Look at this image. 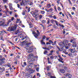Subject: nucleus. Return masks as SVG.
Returning a JSON list of instances; mask_svg holds the SVG:
<instances>
[{"instance_id": "nucleus-1", "label": "nucleus", "mask_w": 78, "mask_h": 78, "mask_svg": "<svg viewBox=\"0 0 78 78\" xmlns=\"http://www.w3.org/2000/svg\"><path fill=\"white\" fill-rule=\"evenodd\" d=\"M17 25H15L13 27H9L8 30V31H16V30L17 28Z\"/></svg>"}, {"instance_id": "nucleus-2", "label": "nucleus", "mask_w": 78, "mask_h": 78, "mask_svg": "<svg viewBox=\"0 0 78 78\" xmlns=\"http://www.w3.org/2000/svg\"><path fill=\"white\" fill-rule=\"evenodd\" d=\"M32 34H33L35 37L36 38V39H37V37H38V36H39V35H40V33H39V30H37V33H36L34 31H32Z\"/></svg>"}, {"instance_id": "nucleus-3", "label": "nucleus", "mask_w": 78, "mask_h": 78, "mask_svg": "<svg viewBox=\"0 0 78 78\" xmlns=\"http://www.w3.org/2000/svg\"><path fill=\"white\" fill-rule=\"evenodd\" d=\"M69 42V41L67 40H64L63 42H61L59 44V45H67V44Z\"/></svg>"}, {"instance_id": "nucleus-4", "label": "nucleus", "mask_w": 78, "mask_h": 78, "mask_svg": "<svg viewBox=\"0 0 78 78\" xmlns=\"http://www.w3.org/2000/svg\"><path fill=\"white\" fill-rule=\"evenodd\" d=\"M30 2V0H25L24 1H23L22 0V2H20V5L21 6H22V3L23 4H26L27 3H29Z\"/></svg>"}, {"instance_id": "nucleus-5", "label": "nucleus", "mask_w": 78, "mask_h": 78, "mask_svg": "<svg viewBox=\"0 0 78 78\" xmlns=\"http://www.w3.org/2000/svg\"><path fill=\"white\" fill-rule=\"evenodd\" d=\"M69 51H70L72 53H74L75 52H76V50L75 48L74 49H70L69 50Z\"/></svg>"}, {"instance_id": "nucleus-6", "label": "nucleus", "mask_w": 78, "mask_h": 78, "mask_svg": "<svg viewBox=\"0 0 78 78\" xmlns=\"http://www.w3.org/2000/svg\"><path fill=\"white\" fill-rule=\"evenodd\" d=\"M51 23H54V22H55V23L56 24V25H57V26H58V21H56V20H51Z\"/></svg>"}, {"instance_id": "nucleus-7", "label": "nucleus", "mask_w": 78, "mask_h": 78, "mask_svg": "<svg viewBox=\"0 0 78 78\" xmlns=\"http://www.w3.org/2000/svg\"><path fill=\"white\" fill-rule=\"evenodd\" d=\"M5 60L4 58L1 59V60L0 61H1L0 62V65H2V64H3V63L5 62Z\"/></svg>"}, {"instance_id": "nucleus-8", "label": "nucleus", "mask_w": 78, "mask_h": 78, "mask_svg": "<svg viewBox=\"0 0 78 78\" xmlns=\"http://www.w3.org/2000/svg\"><path fill=\"white\" fill-rule=\"evenodd\" d=\"M11 22V20H9L8 21V22L6 23L5 24L3 25V27H7L8 25H9V24Z\"/></svg>"}, {"instance_id": "nucleus-9", "label": "nucleus", "mask_w": 78, "mask_h": 78, "mask_svg": "<svg viewBox=\"0 0 78 78\" xmlns=\"http://www.w3.org/2000/svg\"><path fill=\"white\" fill-rule=\"evenodd\" d=\"M5 23V21H0V26H1V27L4 25Z\"/></svg>"}, {"instance_id": "nucleus-10", "label": "nucleus", "mask_w": 78, "mask_h": 78, "mask_svg": "<svg viewBox=\"0 0 78 78\" xmlns=\"http://www.w3.org/2000/svg\"><path fill=\"white\" fill-rule=\"evenodd\" d=\"M65 54L66 55H68L69 56H70V57H72V54L71 53H69L68 52H66L65 53Z\"/></svg>"}, {"instance_id": "nucleus-11", "label": "nucleus", "mask_w": 78, "mask_h": 78, "mask_svg": "<svg viewBox=\"0 0 78 78\" xmlns=\"http://www.w3.org/2000/svg\"><path fill=\"white\" fill-rule=\"evenodd\" d=\"M32 56H33V54H29L27 58V59H30L31 57Z\"/></svg>"}, {"instance_id": "nucleus-12", "label": "nucleus", "mask_w": 78, "mask_h": 78, "mask_svg": "<svg viewBox=\"0 0 78 78\" xmlns=\"http://www.w3.org/2000/svg\"><path fill=\"white\" fill-rule=\"evenodd\" d=\"M65 76H66L67 77V76H68V77L69 78H71L72 77V75H71V74H66V75H65Z\"/></svg>"}, {"instance_id": "nucleus-13", "label": "nucleus", "mask_w": 78, "mask_h": 78, "mask_svg": "<svg viewBox=\"0 0 78 78\" xmlns=\"http://www.w3.org/2000/svg\"><path fill=\"white\" fill-rule=\"evenodd\" d=\"M60 72L62 73H65V70L64 69H60Z\"/></svg>"}, {"instance_id": "nucleus-14", "label": "nucleus", "mask_w": 78, "mask_h": 78, "mask_svg": "<svg viewBox=\"0 0 78 78\" xmlns=\"http://www.w3.org/2000/svg\"><path fill=\"white\" fill-rule=\"evenodd\" d=\"M44 40H42L41 41V44H42V45H45V42H44Z\"/></svg>"}, {"instance_id": "nucleus-15", "label": "nucleus", "mask_w": 78, "mask_h": 78, "mask_svg": "<svg viewBox=\"0 0 78 78\" xmlns=\"http://www.w3.org/2000/svg\"><path fill=\"white\" fill-rule=\"evenodd\" d=\"M53 11V9L52 8H51L49 9L48 11V12H52V11Z\"/></svg>"}, {"instance_id": "nucleus-16", "label": "nucleus", "mask_w": 78, "mask_h": 78, "mask_svg": "<svg viewBox=\"0 0 78 78\" xmlns=\"http://www.w3.org/2000/svg\"><path fill=\"white\" fill-rule=\"evenodd\" d=\"M43 48L44 49V50H48V51L50 50V49L48 48Z\"/></svg>"}, {"instance_id": "nucleus-17", "label": "nucleus", "mask_w": 78, "mask_h": 78, "mask_svg": "<svg viewBox=\"0 0 78 78\" xmlns=\"http://www.w3.org/2000/svg\"><path fill=\"white\" fill-rule=\"evenodd\" d=\"M73 44H74V45H75V48H76V46L77 45V44H76V42L74 41L73 42Z\"/></svg>"}, {"instance_id": "nucleus-18", "label": "nucleus", "mask_w": 78, "mask_h": 78, "mask_svg": "<svg viewBox=\"0 0 78 78\" xmlns=\"http://www.w3.org/2000/svg\"><path fill=\"white\" fill-rule=\"evenodd\" d=\"M44 55H46L47 53H48V51L47 50H45L44 53Z\"/></svg>"}, {"instance_id": "nucleus-19", "label": "nucleus", "mask_w": 78, "mask_h": 78, "mask_svg": "<svg viewBox=\"0 0 78 78\" xmlns=\"http://www.w3.org/2000/svg\"><path fill=\"white\" fill-rule=\"evenodd\" d=\"M58 61H62V60H63V58H62L61 57H60L58 59Z\"/></svg>"}, {"instance_id": "nucleus-20", "label": "nucleus", "mask_w": 78, "mask_h": 78, "mask_svg": "<svg viewBox=\"0 0 78 78\" xmlns=\"http://www.w3.org/2000/svg\"><path fill=\"white\" fill-rule=\"evenodd\" d=\"M47 7L48 8H51V5L50 4H48L47 5Z\"/></svg>"}, {"instance_id": "nucleus-21", "label": "nucleus", "mask_w": 78, "mask_h": 78, "mask_svg": "<svg viewBox=\"0 0 78 78\" xmlns=\"http://www.w3.org/2000/svg\"><path fill=\"white\" fill-rule=\"evenodd\" d=\"M53 45H55L56 44V41H55L54 43H53L52 44Z\"/></svg>"}, {"instance_id": "nucleus-22", "label": "nucleus", "mask_w": 78, "mask_h": 78, "mask_svg": "<svg viewBox=\"0 0 78 78\" xmlns=\"http://www.w3.org/2000/svg\"><path fill=\"white\" fill-rule=\"evenodd\" d=\"M29 50H31L33 49V46H31L30 47H29Z\"/></svg>"}, {"instance_id": "nucleus-23", "label": "nucleus", "mask_w": 78, "mask_h": 78, "mask_svg": "<svg viewBox=\"0 0 78 78\" xmlns=\"http://www.w3.org/2000/svg\"><path fill=\"white\" fill-rule=\"evenodd\" d=\"M14 17H12L11 20H11V21H13V20H14Z\"/></svg>"}, {"instance_id": "nucleus-24", "label": "nucleus", "mask_w": 78, "mask_h": 78, "mask_svg": "<svg viewBox=\"0 0 78 78\" xmlns=\"http://www.w3.org/2000/svg\"><path fill=\"white\" fill-rule=\"evenodd\" d=\"M34 3H33V2H30V4H29V5L30 6H31V5H33Z\"/></svg>"}, {"instance_id": "nucleus-25", "label": "nucleus", "mask_w": 78, "mask_h": 78, "mask_svg": "<svg viewBox=\"0 0 78 78\" xmlns=\"http://www.w3.org/2000/svg\"><path fill=\"white\" fill-rule=\"evenodd\" d=\"M48 75L49 76H50L51 75V73H48Z\"/></svg>"}, {"instance_id": "nucleus-26", "label": "nucleus", "mask_w": 78, "mask_h": 78, "mask_svg": "<svg viewBox=\"0 0 78 78\" xmlns=\"http://www.w3.org/2000/svg\"><path fill=\"white\" fill-rule=\"evenodd\" d=\"M1 33L0 34V36H3V31H1Z\"/></svg>"}, {"instance_id": "nucleus-27", "label": "nucleus", "mask_w": 78, "mask_h": 78, "mask_svg": "<svg viewBox=\"0 0 78 78\" xmlns=\"http://www.w3.org/2000/svg\"><path fill=\"white\" fill-rule=\"evenodd\" d=\"M59 50V51H62L63 50V48H60Z\"/></svg>"}, {"instance_id": "nucleus-28", "label": "nucleus", "mask_w": 78, "mask_h": 78, "mask_svg": "<svg viewBox=\"0 0 78 78\" xmlns=\"http://www.w3.org/2000/svg\"><path fill=\"white\" fill-rule=\"evenodd\" d=\"M41 13L42 14H45V11H41Z\"/></svg>"}, {"instance_id": "nucleus-29", "label": "nucleus", "mask_w": 78, "mask_h": 78, "mask_svg": "<svg viewBox=\"0 0 78 78\" xmlns=\"http://www.w3.org/2000/svg\"><path fill=\"white\" fill-rule=\"evenodd\" d=\"M9 7L11 11H12V9H13V8H12V6H10V7Z\"/></svg>"}, {"instance_id": "nucleus-30", "label": "nucleus", "mask_w": 78, "mask_h": 78, "mask_svg": "<svg viewBox=\"0 0 78 78\" xmlns=\"http://www.w3.org/2000/svg\"><path fill=\"white\" fill-rule=\"evenodd\" d=\"M49 68H50V67H49L48 66H47V70L48 71L49 70H50Z\"/></svg>"}, {"instance_id": "nucleus-31", "label": "nucleus", "mask_w": 78, "mask_h": 78, "mask_svg": "<svg viewBox=\"0 0 78 78\" xmlns=\"http://www.w3.org/2000/svg\"><path fill=\"white\" fill-rule=\"evenodd\" d=\"M42 38L43 40H44L45 38H46V37L45 36H44L43 37H42Z\"/></svg>"}, {"instance_id": "nucleus-32", "label": "nucleus", "mask_w": 78, "mask_h": 78, "mask_svg": "<svg viewBox=\"0 0 78 78\" xmlns=\"http://www.w3.org/2000/svg\"><path fill=\"white\" fill-rule=\"evenodd\" d=\"M60 1H61V0H57V2L58 4H59V2H60Z\"/></svg>"}, {"instance_id": "nucleus-33", "label": "nucleus", "mask_w": 78, "mask_h": 78, "mask_svg": "<svg viewBox=\"0 0 78 78\" xmlns=\"http://www.w3.org/2000/svg\"><path fill=\"white\" fill-rule=\"evenodd\" d=\"M3 71H2V68L0 67V72L1 73H2V72Z\"/></svg>"}, {"instance_id": "nucleus-34", "label": "nucleus", "mask_w": 78, "mask_h": 78, "mask_svg": "<svg viewBox=\"0 0 78 78\" xmlns=\"http://www.w3.org/2000/svg\"><path fill=\"white\" fill-rule=\"evenodd\" d=\"M5 75L6 76H7V77H8V76H9V73L6 74H5Z\"/></svg>"}, {"instance_id": "nucleus-35", "label": "nucleus", "mask_w": 78, "mask_h": 78, "mask_svg": "<svg viewBox=\"0 0 78 78\" xmlns=\"http://www.w3.org/2000/svg\"><path fill=\"white\" fill-rule=\"evenodd\" d=\"M39 67H37L36 68V70L37 72H39Z\"/></svg>"}, {"instance_id": "nucleus-36", "label": "nucleus", "mask_w": 78, "mask_h": 78, "mask_svg": "<svg viewBox=\"0 0 78 78\" xmlns=\"http://www.w3.org/2000/svg\"><path fill=\"white\" fill-rule=\"evenodd\" d=\"M48 20L47 21V23L48 24H49L50 23V19H49L48 18Z\"/></svg>"}, {"instance_id": "nucleus-37", "label": "nucleus", "mask_w": 78, "mask_h": 78, "mask_svg": "<svg viewBox=\"0 0 78 78\" xmlns=\"http://www.w3.org/2000/svg\"><path fill=\"white\" fill-rule=\"evenodd\" d=\"M30 14H32V16H33V14H34L35 13H34V12H30Z\"/></svg>"}, {"instance_id": "nucleus-38", "label": "nucleus", "mask_w": 78, "mask_h": 78, "mask_svg": "<svg viewBox=\"0 0 78 78\" xmlns=\"http://www.w3.org/2000/svg\"><path fill=\"white\" fill-rule=\"evenodd\" d=\"M39 12V11H38V10H35V13H37V12Z\"/></svg>"}, {"instance_id": "nucleus-39", "label": "nucleus", "mask_w": 78, "mask_h": 78, "mask_svg": "<svg viewBox=\"0 0 78 78\" xmlns=\"http://www.w3.org/2000/svg\"><path fill=\"white\" fill-rule=\"evenodd\" d=\"M23 65L24 66H27V63L26 62H25L23 63Z\"/></svg>"}, {"instance_id": "nucleus-40", "label": "nucleus", "mask_w": 78, "mask_h": 78, "mask_svg": "<svg viewBox=\"0 0 78 78\" xmlns=\"http://www.w3.org/2000/svg\"><path fill=\"white\" fill-rule=\"evenodd\" d=\"M42 16L40 15L39 16V18L40 19H42Z\"/></svg>"}, {"instance_id": "nucleus-41", "label": "nucleus", "mask_w": 78, "mask_h": 78, "mask_svg": "<svg viewBox=\"0 0 78 78\" xmlns=\"http://www.w3.org/2000/svg\"><path fill=\"white\" fill-rule=\"evenodd\" d=\"M29 25L31 27H30V28H31L32 27H33V26H32V24H31V23H30L29 24Z\"/></svg>"}, {"instance_id": "nucleus-42", "label": "nucleus", "mask_w": 78, "mask_h": 78, "mask_svg": "<svg viewBox=\"0 0 78 78\" xmlns=\"http://www.w3.org/2000/svg\"><path fill=\"white\" fill-rule=\"evenodd\" d=\"M45 22H46L45 20H43L41 21V23H45Z\"/></svg>"}, {"instance_id": "nucleus-43", "label": "nucleus", "mask_w": 78, "mask_h": 78, "mask_svg": "<svg viewBox=\"0 0 78 78\" xmlns=\"http://www.w3.org/2000/svg\"><path fill=\"white\" fill-rule=\"evenodd\" d=\"M5 68L3 67L2 68V72H3V71H5Z\"/></svg>"}, {"instance_id": "nucleus-44", "label": "nucleus", "mask_w": 78, "mask_h": 78, "mask_svg": "<svg viewBox=\"0 0 78 78\" xmlns=\"http://www.w3.org/2000/svg\"><path fill=\"white\" fill-rule=\"evenodd\" d=\"M68 1L69 2V4H71V5H72V2H71V1H70V0H68Z\"/></svg>"}, {"instance_id": "nucleus-45", "label": "nucleus", "mask_w": 78, "mask_h": 78, "mask_svg": "<svg viewBox=\"0 0 78 78\" xmlns=\"http://www.w3.org/2000/svg\"><path fill=\"white\" fill-rule=\"evenodd\" d=\"M55 58V57L54 56H50V58L51 59H53V58Z\"/></svg>"}, {"instance_id": "nucleus-46", "label": "nucleus", "mask_w": 78, "mask_h": 78, "mask_svg": "<svg viewBox=\"0 0 78 78\" xmlns=\"http://www.w3.org/2000/svg\"><path fill=\"white\" fill-rule=\"evenodd\" d=\"M35 60V59H34V58H32V59H31L32 61H34Z\"/></svg>"}, {"instance_id": "nucleus-47", "label": "nucleus", "mask_w": 78, "mask_h": 78, "mask_svg": "<svg viewBox=\"0 0 78 78\" xmlns=\"http://www.w3.org/2000/svg\"><path fill=\"white\" fill-rule=\"evenodd\" d=\"M53 27H54V28L56 29L57 28V27L55 25L53 26Z\"/></svg>"}, {"instance_id": "nucleus-48", "label": "nucleus", "mask_w": 78, "mask_h": 78, "mask_svg": "<svg viewBox=\"0 0 78 78\" xmlns=\"http://www.w3.org/2000/svg\"><path fill=\"white\" fill-rule=\"evenodd\" d=\"M66 50H64L63 51V53H66Z\"/></svg>"}, {"instance_id": "nucleus-49", "label": "nucleus", "mask_w": 78, "mask_h": 78, "mask_svg": "<svg viewBox=\"0 0 78 78\" xmlns=\"http://www.w3.org/2000/svg\"><path fill=\"white\" fill-rule=\"evenodd\" d=\"M50 78H56V77L55 76H51Z\"/></svg>"}, {"instance_id": "nucleus-50", "label": "nucleus", "mask_w": 78, "mask_h": 78, "mask_svg": "<svg viewBox=\"0 0 78 78\" xmlns=\"http://www.w3.org/2000/svg\"><path fill=\"white\" fill-rule=\"evenodd\" d=\"M53 18H54V19H56V17L55 16H53Z\"/></svg>"}, {"instance_id": "nucleus-51", "label": "nucleus", "mask_w": 78, "mask_h": 78, "mask_svg": "<svg viewBox=\"0 0 78 78\" xmlns=\"http://www.w3.org/2000/svg\"><path fill=\"white\" fill-rule=\"evenodd\" d=\"M64 69L65 70H67V68L66 66L64 67Z\"/></svg>"}, {"instance_id": "nucleus-52", "label": "nucleus", "mask_w": 78, "mask_h": 78, "mask_svg": "<svg viewBox=\"0 0 78 78\" xmlns=\"http://www.w3.org/2000/svg\"><path fill=\"white\" fill-rule=\"evenodd\" d=\"M65 48L66 49H69V47H67V46H66L65 47Z\"/></svg>"}, {"instance_id": "nucleus-53", "label": "nucleus", "mask_w": 78, "mask_h": 78, "mask_svg": "<svg viewBox=\"0 0 78 78\" xmlns=\"http://www.w3.org/2000/svg\"><path fill=\"white\" fill-rule=\"evenodd\" d=\"M14 63L15 64H16V65H17V61H16V62H14Z\"/></svg>"}, {"instance_id": "nucleus-54", "label": "nucleus", "mask_w": 78, "mask_h": 78, "mask_svg": "<svg viewBox=\"0 0 78 78\" xmlns=\"http://www.w3.org/2000/svg\"><path fill=\"white\" fill-rule=\"evenodd\" d=\"M37 76H39V77H40V76H41L40 75V74H39V73H37Z\"/></svg>"}, {"instance_id": "nucleus-55", "label": "nucleus", "mask_w": 78, "mask_h": 78, "mask_svg": "<svg viewBox=\"0 0 78 78\" xmlns=\"http://www.w3.org/2000/svg\"><path fill=\"white\" fill-rule=\"evenodd\" d=\"M51 44V43H49V42H47L46 43V45H50Z\"/></svg>"}, {"instance_id": "nucleus-56", "label": "nucleus", "mask_w": 78, "mask_h": 78, "mask_svg": "<svg viewBox=\"0 0 78 78\" xmlns=\"http://www.w3.org/2000/svg\"><path fill=\"white\" fill-rule=\"evenodd\" d=\"M58 11H61V8L59 7H58Z\"/></svg>"}, {"instance_id": "nucleus-57", "label": "nucleus", "mask_w": 78, "mask_h": 78, "mask_svg": "<svg viewBox=\"0 0 78 78\" xmlns=\"http://www.w3.org/2000/svg\"><path fill=\"white\" fill-rule=\"evenodd\" d=\"M3 37L2 36H1V37L0 38V40H2L3 39Z\"/></svg>"}, {"instance_id": "nucleus-58", "label": "nucleus", "mask_w": 78, "mask_h": 78, "mask_svg": "<svg viewBox=\"0 0 78 78\" xmlns=\"http://www.w3.org/2000/svg\"><path fill=\"white\" fill-rule=\"evenodd\" d=\"M9 7H10L11 6H12V4H11V3H9Z\"/></svg>"}, {"instance_id": "nucleus-59", "label": "nucleus", "mask_w": 78, "mask_h": 78, "mask_svg": "<svg viewBox=\"0 0 78 78\" xmlns=\"http://www.w3.org/2000/svg\"><path fill=\"white\" fill-rule=\"evenodd\" d=\"M72 9L73 10H75V9H76L75 8L73 7H72Z\"/></svg>"}, {"instance_id": "nucleus-60", "label": "nucleus", "mask_w": 78, "mask_h": 78, "mask_svg": "<svg viewBox=\"0 0 78 78\" xmlns=\"http://www.w3.org/2000/svg\"><path fill=\"white\" fill-rule=\"evenodd\" d=\"M56 53H57V54H59V51H56Z\"/></svg>"}, {"instance_id": "nucleus-61", "label": "nucleus", "mask_w": 78, "mask_h": 78, "mask_svg": "<svg viewBox=\"0 0 78 78\" xmlns=\"http://www.w3.org/2000/svg\"><path fill=\"white\" fill-rule=\"evenodd\" d=\"M68 46H71V43H69L68 44Z\"/></svg>"}, {"instance_id": "nucleus-62", "label": "nucleus", "mask_w": 78, "mask_h": 78, "mask_svg": "<svg viewBox=\"0 0 78 78\" xmlns=\"http://www.w3.org/2000/svg\"><path fill=\"white\" fill-rule=\"evenodd\" d=\"M48 64H51V62L50 60L48 61Z\"/></svg>"}, {"instance_id": "nucleus-63", "label": "nucleus", "mask_w": 78, "mask_h": 78, "mask_svg": "<svg viewBox=\"0 0 78 78\" xmlns=\"http://www.w3.org/2000/svg\"><path fill=\"white\" fill-rule=\"evenodd\" d=\"M3 1L4 2H5V3H6V2H7V0H3Z\"/></svg>"}, {"instance_id": "nucleus-64", "label": "nucleus", "mask_w": 78, "mask_h": 78, "mask_svg": "<svg viewBox=\"0 0 78 78\" xmlns=\"http://www.w3.org/2000/svg\"><path fill=\"white\" fill-rule=\"evenodd\" d=\"M22 14H23V15H25V12H23Z\"/></svg>"}]
</instances>
